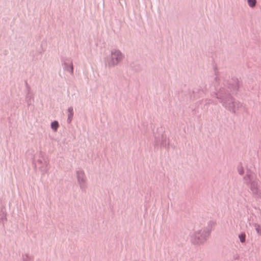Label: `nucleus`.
I'll use <instances>...</instances> for the list:
<instances>
[{
  "mask_svg": "<svg viewBox=\"0 0 261 261\" xmlns=\"http://www.w3.org/2000/svg\"><path fill=\"white\" fill-rule=\"evenodd\" d=\"M240 86L239 81L237 78H232L225 81L219 89L215 93L223 107L232 113L236 111L242 106L238 101H235L232 94L236 92Z\"/></svg>",
  "mask_w": 261,
  "mask_h": 261,
  "instance_id": "obj_1",
  "label": "nucleus"
},
{
  "mask_svg": "<svg viewBox=\"0 0 261 261\" xmlns=\"http://www.w3.org/2000/svg\"><path fill=\"white\" fill-rule=\"evenodd\" d=\"M214 225V222H210L207 226L195 230L191 235V242L194 244H201L204 243L208 238Z\"/></svg>",
  "mask_w": 261,
  "mask_h": 261,
  "instance_id": "obj_2",
  "label": "nucleus"
},
{
  "mask_svg": "<svg viewBox=\"0 0 261 261\" xmlns=\"http://www.w3.org/2000/svg\"><path fill=\"white\" fill-rule=\"evenodd\" d=\"M124 58V55L121 50L117 48H114L111 50L110 56L106 59V66L109 68H114L121 63Z\"/></svg>",
  "mask_w": 261,
  "mask_h": 261,
  "instance_id": "obj_3",
  "label": "nucleus"
},
{
  "mask_svg": "<svg viewBox=\"0 0 261 261\" xmlns=\"http://www.w3.org/2000/svg\"><path fill=\"white\" fill-rule=\"evenodd\" d=\"M244 179L254 196L261 197V191L259 189V181L255 177L254 174L251 172L247 173L244 177Z\"/></svg>",
  "mask_w": 261,
  "mask_h": 261,
  "instance_id": "obj_4",
  "label": "nucleus"
},
{
  "mask_svg": "<svg viewBox=\"0 0 261 261\" xmlns=\"http://www.w3.org/2000/svg\"><path fill=\"white\" fill-rule=\"evenodd\" d=\"M77 181L82 190H85L88 186L87 180L85 172L82 169L76 171Z\"/></svg>",
  "mask_w": 261,
  "mask_h": 261,
  "instance_id": "obj_5",
  "label": "nucleus"
},
{
  "mask_svg": "<svg viewBox=\"0 0 261 261\" xmlns=\"http://www.w3.org/2000/svg\"><path fill=\"white\" fill-rule=\"evenodd\" d=\"M48 164V161L45 158L41 157L36 161L35 167L42 174H44L49 169Z\"/></svg>",
  "mask_w": 261,
  "mask_h": 261,
  "instance_id": "obj_6",
  "label": "nucleus"
},
{
  "mask_svg": "<svg viewBox=\"0 0 261 261\" xmlns=\"http://www.w3.org/2000/svg\"><path fill=\"white\" fill-rule=\"evenodd\" d=\"M64 68L65 70L69 71L71 74H73V68L72 63L70 61H68L67 62L64 63Z\"/></svg>",
  "mask_w": 261,
  "mask_h": 261,
  "instance_id": "obj_7",
  "label": "nucleus"
},
{
  "mask_svg": "<svg viewBox=\"0 0 261 261\" xmlns=\"http://www.w3.org/2000/svg\"><path fill=\"white\" fill-rule=\"evenodd\" d=\"M68 118L67 122L68 123H70L72 119L73 115V110L72 107H70L68 109Z\"/></svg>",
  "mask_w": 261,
  "mask_h": 261,
  "instance_id": "obj_8",
  "label": "nucleus"
},
{
  "mask_svg": "<svg viewBox=\"0 0 261 261\" xmlns=\"http://www.w3.org/2000/svg\"><path fill=\"white\" fill-rule=\"evenodd\" d=\"M59 126V123L57 121H54L51 123V128L54 132H57Z\"/></svg>",
  "mask_w": 261,
  "mask_h": 261,
  "instance_id": "obj_9",
  "label": "nucleus"
},
{
  "mask_svg": "<svg viewBox=\"0 0 261 261\" xmlns=\"http://www.w3.org/2000/svg\"><path fill=\"white\" fill-rule=\"evenodd\" d=\"M31 98L32 96L30 94V91H29L25 95V101L27 102L28 106H30L31 104Z\"/></svg>",
  "mask_w": 261,
  "mask_h": 261,
  "instance_id": "obj_10",
  "label": "nucleus"
},
{
  "mask_svg": "<svg viewBox=\"0 0 261 261\" xmlns=\"http://www.w3.org/2000/svg\"><path fill=\"white\" fill-rule=\"evenodd\" d=\"M254 226L258 235L259 236H261V227L260 225L257 223H255L254 224Z\"/></svg>",
  "mask_w": 261,
  "mask_h": 261,
  "instance_id": "obj_11",
  "label": "nucleus"
},
{
  "mask_svg": "<svg viewBox=\"0 0 261 261\" xmlns=\"http://www.w3.org/2000/svg\"><path fill=\"white\" fill-rule=\"evenodd\" d=\"M247 3L251 8H253L256 4V0H247Z\"/></svg>",
  "mask_w": 261,
  "mask_h": 261,
  "instance_id": "obj_12",
  "label": "nucleus"
},
{
  "mask_svg": "<svg viewBox=\"0 0 261 261\" xmlns=\"http://www.w3.org/2000/svg\"><path fill=\"white\" fill-rule=\"evenodd\" d=\"M239 238L241 243H244L245 242L246 235L244 232H242L240 234H239Z\"/></svg>",
  "mask_w": 261,
  "mask_h": 261,
  "instance_id": "obj_13",
  "label": "nucleus"
},
{
  "mask_svg": "<svg viewBox=\"0 0 261 261\" xmlns=\"http://www.w3.org/2000/svg\"><path fill=\"white\" fill-rule=\"evenodd\" d=\"M0 220L2 221L6 220V213L3 210L0 213Z\"/></svg>",
  "mask_w": 261,
  "mask_h": 261,
  "instance_id": "obj_14",
  "label": "nucleus"
},
{
  "mask_svg": "<svg viewBox=\"0 0 261 261\" xmlns=\"http://www.w3.org/2000/svg\"><path fill=\"white\" fill-rule=\"evenodd\" d=\"M162 145L166 147L169 145V141L167 140L166 138H164V140H163V142L161 143Z\"/></svg>",
  "mask_w": 261,
  "mask_h": 261,
  "instance_id": "obj_15",
  "label": "nucleus"
},
{
  "mask_svg": "<svg viewBox=\"0 0 261 261\" xmlns=\"http://www.w3.org/2000/svg\"><path fill=\"white\" fill-rule=\"evenodd\" d=\"M31 257L28 255L25 254L23 256V261H30Z\"/></svg>",
  "mask_w": 261,
  "mask_h": 261,
  "instance_id": "obj_16",
  "label": "nucleus"
},
{
  "mask_svg": "<svg viewBox=\"0 0 261 261\" xmlns=\"http://www.w3.org/2000/svg\"><path fill=\"white\" fill-rule=\"evenodd\" d=\"M238 171L240 175H242L244 173V169L242 166L238 168Z\"/></svg>",
  "mask_w": 261,
  "mask_h": 261,
  "instance_id": "obj_17",
  "label": "nucleus"
},
{
  "mask_svg": "<svg viewBox=\"0 0 261 261\" xmlns=\"http://www.w3.org/2000/svg\"><path fill=\"white\" fill-rule=\"evenodd\" d=\"M219 77L218 76H216L215 78H214V81L216 82V83H218V81H219Z\"/></svg>",
  "mask_w": 261,
  "mask_h": 261,
  "instance_id": "obj_18",
  "label": "nucleus"
}]
</instances>
